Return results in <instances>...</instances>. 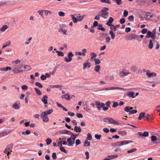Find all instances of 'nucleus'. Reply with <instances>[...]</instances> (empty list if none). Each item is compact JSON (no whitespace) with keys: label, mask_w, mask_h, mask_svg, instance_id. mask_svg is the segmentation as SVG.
<instances>
[{"label":"nucleus","mask_w":160,"mask_h":160,"mask_svg":"<svg viewBox=\"0 0 160 160\" xmlns=\"http://www.w3.org/2000/svg\"><path fill=\"white\" fill-rule=\"evenodd\" d=\"M87 139L90 140L92 139V137L90 133H88L87 135Z\"/></svg>","instance_id":"obj_51"},{"label":"nucleus","mask_w":160,"mask_h":160,"mask_svg":"<svg viewBox=\"0 0 160 160\" xmlns=\"http://www.w3.org/2000/svg\"><path fill=\"white\" fill-rule=\"evenodd\" d=\"M138 134L139 135L140 137L141 136L146 137L148 136L149 135L148 133L147 132H144L143 133H142L141 132H139Z\"/></svg>","instance_id":"obj_9"},{"label":"nucleus","mask_w":160,"mask_h":160,"mask_svg":"<svg viewBox=\"0 0 160 160\" xmlns=\"http://www.w3.org/2000/svg\"><path fill=\"white\" fill-rule=\"evenodd\" d=\"M125 20L124 18H122L120 19V22L121 24H123L125 22Z\"/></svg>","instance_id":"obj_60"},{"label":"nucleus","mask_w":160,"mask_h":160,"mask_svg":"<svg viewBox=\"0 0 160 160\" xmlns=\"http://www.w3.org/2000/svg\"><path fill=\"white\" fill-rule=\"evenodd\" d=\"M132 141H123L120 142H118L115 144V145H117L118 146H121L127 144L129 143H132Z\"/></svg>","instance_id":"obj_4"},{"label":"nucleus","mask_w":160,"mask_h":160,"mask_svg":"<svg viewBox=\"0 0 160 160\" xmlns=\"http://www.w3.org/2000/svg\"><path fill=\"white\" fill-rule=\"evenodd\" d=\"M108 123L110 124H114L115 125H119V123L112 118H109Z\"/></svg>","instance_id":"obj_7"},{"label":"nucleus","mask_w":160,"mask_h":160,"mask_svg":"<svg viewBox=\"0 0 160 160\" xmlns=\"http://www.w3.org/2000/svg\"><path fill=\"white\" fill-rule=\"evenodd\" d=\"M100 68V66L99 65H96L94 68V70L97 72H99Z\"/></svg>","instance_id":"obj_32"},{"label":"nucleus","mask_w":160,"mask_h":160,"mask_svg":"<svg viewBox=\"0 0 160 160\" xmlns=\"http://www.w3.org/2000/svg\"><path fill=\"white\" fill-rule=\"evenodd\" d=\"M43 12H44V10H38V13L42 16V18H43Z\"/></svg>","instance_id":"obj_43"},{"label":"nucleus","mask_w":160,"mask_h":160,"mask_svg":"<svg viewBox=\"0 0 160 160\" xmlns=\"http://www.w3.org/2000/svg\"><path fill=\"white\" fill-rule=\"evenodd\" d=\"M60 150L61 151L64 152H65L66 153H67V152L66 150H65V148L64 147H60Z\"/></svg>","instance_id":"obj_54"},{"label":"nucleus","mask_w":160,"mask_h":160,"mask_svg":"<svg viewBox=\"0 0 160 160\" xmlns=\"http://www.w3.org/2000/svg\"><path fill=\"white\" fill-rule=\"evenodd\" d=\"M61 98L62 99H65L67 100H70V96L68 93H67L62 96Z\"/></svg>","instance_id":"obj_12"},{"label":"nucleus","mask_w":160,"mask_h":160,"mask_svg":"<svg viewBox=\"0 0 160 160\" xmlns=\"http://www.w3.org/2000/svg\"><path fill=\"white\" fill-rule=\"evenodd\" d=\"M52 158L53 159L55 160L57 158L56 154L55 152H53L52 154Z\"/></svg>","instance_id":"obj_53"},{"label":"nucleus","mask_w":160,"mask_h":160,"mask_svg":"<svg viewBox=\"0 0 160 160\" xmlns=\"http://www.w3.org/2000/svg\"><path fill=\"white\" fill-rule=\"evenodd\" d=\"M73 56V54L72 53V52H69L68 53V57L69 58H72Z\"/></svg>","instance_id":"obj_59"},{"label":"nucleus","mask_w":160,"mask_h":160,"mask_svg":"<svg viewBox=\"0 0 160 160\" xmlns=\"http://www.w3.org/2000/svg\"><path fill=\"white\" fill-rule=\"evenodd\" d=\"M67 140L68 143V146H72L74 143L75 140H74V138H72V137L68 138Z\"/></svg>","instance_id":"obj_6"},{"label":"nucleus","mask_w":160,"mask_h":160,"mask_svg":"<svg viewBox=\"0 0 160 160\" xmlns=\"http://www.w3.org/2000/svg\"><path fill=\"white\" fill-rule=\"evenodd\" d=\"M30 133H31V132L29 130H26L25 132H22V134H23V135H26V134L29 135V134H30Z\"/></svg>","instance_id":"obj_35"},{"label":"nucleus","mask_w":160,"mask_h":160,"mask_svg":"<svg viewBox=\"0 0 160 160\" xmlns=\"http://www.w3.org/2000/svg\"><path fill=\"white\" fill-rule=\"evenodd\" d=\"M20 103L19 102H16L12 105V107L15 109H18L19 108Z\"/></svg>","instance_id":"obj_11"},{"label":"nucleus","mask_w":160,"mask_h":160,"mask_svg":"<svg viewBox=\"0 0 160 160\" xmlns=\"http://www.w3.org/2000/svg\"><path fill=\"white\" fill-rule=\"evenodd\" d=\"M90 142L85 141L83 145L84 147H88L90 145Z\"/></svg>","instance_id":"obj_41"},{"label":"nucleus","mask_w":160,"mask_h":160,"mask_svg":"<svg viewBox=\"0 0 160 160\" xmlns=\"http://www.w3.org/2000/svg\"><path fill=\"white\" fill-rule=\"evenodd\" d=\"M94 61L95 62V64H98L100 63V61L98 58H95Z\"/></svg>","instance_id":"obj_36"},{"label":"nucleus","mask_w":160,"mask_h":160,"mask_svg":"<svg viewBox=\"0 0 160 160\" xmlns=\"http://www.w3.org/2000/svg\"><path fill=\"white\" fill-rule=\"evenodd\" d=\"M34 89L36 91V93L38 95L40 96L42 95V92L37 88H34Z\"/></svg>","instance_id":"obj_23"},{"label":"nucleus","mask_w":160,"mask_h":160,"mask_svg":"<svg viewBox=\"0 0 160 160\" xmlns=\"http://www.w3.org/2000/svg\"><path fill=\"white\" fill-rule=\"evenodd\" d=\"M53 112V110L52 109H49L47 111H45L43 112H46V114L47 115H49L51 113Z\"/></svg>","instance_id":"obj_29"},{"label":"nucleus","mask_w":160,"mask_h":160,"mask_svg":"<svg viewBox=\"0 0 160 160\" xmlns=\"http://www.w3.org/2000/svg\"><path fill=\"white\" fill-rule=\"evenodd\" d=\"M137 149L136 148H134L132 149H131L130 150H129L127 151V152L128 153H131L133 152H134L136 151L137 150Z\"/></svg>","instance_id":"obj_46"},{"label":"nucleus","mask_w":160,"mask_h":160,"mask_svg":"<svg viewBox=\"0 0 160 160\" xmlns=\"http://www.w3.org/2000/svg\"><path fill=\"white\" fill-rule=\"evenodd\" d=\"M24 68L26 69V71H29L31 69V68L29 65H26L24 67Z\"/></svg>","instance_id":"obj_38"},{"label":"nucleus","mask_w":160,"mask_h":160,"mask_svg":"<svg viewBox=\"0 0 160 160\" xmlns=\"http://www.w3.org/2000/svg\"><path fill=\"white\" fill-rule=\"evenodd\" d=\"M95 137L97 139L100 140L101 137V136L100 135L95 134Z\"/></svg>","instance_id":"obj_55"},{"label":"nucleus","mask_w":160,"mask_h":160,"mask_svg":"<svg viewBox=\"0 0 160 160\" xmlns=\"http://www.w3.org/2000/svg\"><path fill=\"white\" fill-rule=\"evenodd\" d=\"M153 44L152 42V41L151 40H150L149 41L148 46L149 48H150V49H152L153 47Z\"/></svg>","instance_id":"obj_39"},{"label":"nucleus","mask_w":160,"mask_h":160,"mask_svg":"<svg viewBox=\"0 0 160 160\" xmlns=\"http://www.w3.org/2000/svg\"><path fill=\"white\" fill-rule=\"evenodd\" d=\"M101 103L99 101H96L95 102L96 106L99 110H100L101 109Z\"/></svg>","instance_id":"obj_16"},{"label":"nucleus","mask_w":160,"mask_h":160,"mask_svg":"<svg viewBox=\"0 0 160 160\" xmlns=\"http://www.w3.org/2000/svg\"><path fill=\"white\" fill-rule=\"evenodd\" d=\"M118 105V103L117 102H113V104L112 106L113 108L116 107Z\"/></svg>","instance_id":"obj_52"},{"label":"nucleus","mask_w":160,"mask_h":160,"mask_svg":"<svg viewBox=\"0 0 160 160\" xmlns=\"http://www.w3.org/2000/svg\"><path fill=\"white\" fill-rule=\"evenodd\" d=\"M74 129V131L76 132H80L82 131L81 129L80 128V127H78L75 126Z\"/></svg>","instance_id":"obj_20"},{"label":"nucleus","mask_w":160,"mask_h":160,"mask_svg":"<svg viewBox=\"0 0 160 160\" xmlns=\"http://www.w3.org/2000/svg\"><path fill=\"white\" fill-rule=\"evenodd\" d=\"M98 25V22L97 21H95L94 22L93 27H95Z\"/></svg>","instance_id":"obj_64"},{"label":"nucleus","mask_w":160,"mask_h":160,"mask_svg":"<svg viewBox=\"0 0 160 160\" xmlns=\"http://www.w3.org/2000/svg\"><path fill=\"white\" fill-rule=\"evenodd\" d=\"M72 58H67L66 57H65V61L67 62H70L72 61Z\"/></svg>","instance_id":"obj_37"},{"label":"nucleus","mask_w":160,"mask_h":160,"mask_svg":"<svg viewBox=\"0 0 160 160\" xmlns=\"http://www.w3.org/2000/svg\"><path fill=\"white\" fill-rule=\"evenodd\" d=\"M108 10V9L107 8H104L102 9L101 11L99 12L101 16L104 18H106L108 17L109 13L107 12Z\"/></svg>","instance_id":"obj_2"},{"label":"nucleus","mask_w":160,"mask_h":160,"mask_svg":"<svg viewBox=\"0 0 160 160\" xmlns=\"http://www.w3.org/2000/svg\"><path fill=\"white\" fill-rule=\"evenodd\" d=\"M11 44V42L10 41H7L6 42V44L3 45L2 46V49L4 48H6V47L9 46V45H10Z\"/></svg>","instance_id":"obj_21"},{"label":"nucleus","mask_w":160,"mask_h":160,"mask_svg":"<svg viewBox=\"0 0 160 160\" xmlns=\"http://www.w3.org/2000/svg\"><path fill=\"white\" fill-rule=\"evenodd\" d=\"M131 38L130 40L134 39L136 38H138V36L134 34H132L131 35Z\"/></svg>","instance_id":"obj_30"},{"label":"nucleus","mask_w":160,"mask_h":160,"mask_svg":"<svg viewBox=\"0 0 160 160\" xmlns=\"http://www.w3.org/2000/svg\"><path fill=\"white\" fill-rule=\"evenodd\" d=\"M118 157V155L117 154H115L114 155H108V157L110 159H113L114 158H116Z\"/></svg>","instance_id":"obj_27"},{"label":"nucleus","mask_w":160,"mask_h":160,"mask_svg":"<svg viewBox=\"0 0 160 160\" xmlns=\"http://www.w3.org/2000/svg\"><path fill=\"white\" fill-rule=\"evenodd\" d=\"M98 27L97 29L99 30H100L102 31H104L105 30V28L102 27V24H99L98 25Z\"/></svg>","instance_id":"obj_25"},{"label":"nucleus","mask_w":160,"mask_h":160,"mask_svg":"<svg viewBox=\"0 0 160 160\" xmlns=\"http://www.w3.org/2000/svg\"><path fill=\"white\" fill-rule=\"evenodd\" d=\"M122 89L119 88V87H111L109 88H106L103 89V90H111L113 89Z\"/></svg>","instance_id":"obj_14"},{"label":"nucleus","mask_w":160,"mask_h":160,"mask_svg":"<svg viewBox=\"0 0 160 160\" xmlns=\"http://www.w3.org/2000/svg\"><path fill=\"white\" fill-rule=\"evenodd\" d=\"M145 113L144 112H142L139 114V116L138 117V119L139 120H140L142 119V118L144 117V115H145Z\"/></svg>","instance_id":"obj_26"},{"label":"nucleus","mask_w":160,"mask_h":160,"mask_svg":"<svg viewBox=\"0 0 160 160\" xmlns=\"http://www.w3.org/2000/svg\"><path fill=\"white\" fill-rule=\"evenodd\" d=\"M146 75L148 76V77L149 78H151L152 76H156V74L154 72L151 73H147Z\"/></svg>","instance_id":"obj_24"},{"label":"nucleus","mask_w":160,"mask_h":160,"mask_svg":"<svg viewBox=\"0 0 160 160\" xmlns=\"http://www.w3.org/2000/svg\"><path fill=\"white\" fill-rule=\"evenodd\" d=\"M71 16L74 23H77L78 21H81L83 19L80 14H75L74 15H71Z\"/></svg>","instance_id":"obj_1"},{"label":"nucleus","mask_w":160,"mask_h":160,"mask_svg":"<svg viewBox=\"0 0 160 160\" xmlns=\"http://www.w3.org/2000/svg\"><path fill=\"white\" fill-rule=\"evenodd\" d=\"M46 143L47 145L50 144L52 142V140L51 139L48 138L46 140Z\"/></svg>","instance_id":"obj_40"},{"label":"nucleus","mask_w":160,"mask_h":160,"mask_svg":"<svg viewBox=\"0 0 160 160\" xmlns=\"http://www.w3.org/2000/svg\"><path fill=\"white\" fill-rule=\"evenodd\" d=\"M90 55L91 56V59H92L94 57H95L97 56L96 54L95 53L93 52L91 53Z\"/></svg>","instance_id":"obj_47"},{"label":"nucleus","mask_w":160,"mask_h":160,"mask_svg":"<svg viewBox=\"0 0 160 160\" xmlns=\"http://www.w3.org/2000/svg\"><path fill=\"white\" fill-rule=\"evenodd\" d=\"M57 105L58 107H60L62 109L65 111H68V109H66V108H64L63 106H62L61 104L58 103V102L57 103Z\"/></svg>","instance_id":"obj_22"},{"label":"nucleus","mask_w":160,"mask_h":160,"mask_svg":"<svg viewBox=\"0 0 160 160\" xmlns=\"http://www.w3.org/2000/svg\"><path fill=\"white\" fill-rule=\"evenodd\" d=\"M100 2L102 3H105L108 4H110L111 3L109 0H101Z\"/></svg>","instance_id":"obj_44"},{"label":"nucleus","mask_w":160,"mask_h":160,"mask_svg":"<svg viewBox=\"0 0 160 160\" xmlns=\"http://www.w3.org/2000/svg\"><path fill=\"white\" fill-rule=\"evenodd\" d=\"M8 26L7 25H4L0 28V31L1 32H4L8 28Z\"/></svg>","instance_id":"obj_18"},{"label":"nucleus","mask_w":160,"mask_h":160,"mask_svg":"<svg viewBox=\"0 0 160 160\" xmlns=\"http://www.w3.org/2000/svg\"><path fill=\"white\" fill-rule=\"evenodd\" d=\"M151 139L152 142L154 144H158L159 142L160 143V141L159 142H157L156 141L157 140V137L155 136H151Z\"/></svg>","instance_id":"obj_8"},{"label":"nucleus","mask_w":160,"mask_h":160,"mask_svg":"<svg viewBox=\"0 0 160 160\" xmlns=\"http://www.w3.org/2000/svg\"><path fill=\"white\" fill-rule=\"evenodd\" d=\"M109 33L111 36L112 39H114L115 37V34L113 32L112 30H110L109 31Z\"/></svg>","instance_id":"obj_31"},{"label":"nucleus","mask_w":160,"mask_h":160,"mask_svg":"<svg viewBox=\"0 0 160 160\" xmlns=\"http://www.w3.org/2000/svg\"><path fill=\"white\" fill-rule=\"evenodd\" d=\"M56 52L58 53V55L59 56H61L62 57L64 56V53L62 52H59L58 51H56Z\"/></svg>","instance_id":"obj_48"},{"label":"nucleus","mask_w":160,"mask_h":160,"mask_svg":"<svg viewBox=\"0 0 160 160\" xmlns=\"http://www.w3.org/2000/svg\"><path fill=\"white\" fill-rule=\"evenodd\" d=\"M150 117V115L148 114H147L146 115H145V116L144 115V117L145 118L144 119L148 121L149 119V118Z\"/></svg>","instance_id":"obj_45"},{"label":"nucleus","mask_w":160,"mask_h":160,"mask_svg":"<svg viewBox=\"0 0 160 160\" xmlns=\"http://www.w3.org/2000/svg\"><path fill=\"white\" fill-rule=\"evenodd\" d=\"M35 84L36 86L38 87H40V88L42 87V85L40 82H37L35 83Z\"/></svg>","instance_id":"obj_50"},{"label":"nucleus","mask_w":160,"mask_h":160,"mask_svg":"<svg viewBox=\"0 0 160 160\" xmlns=\"http://www.w3.org/2000/svg\"><path fill=\"white\" fill-rule=\"evenodd\" d=\"M111 38L110 37H107L105 39L106 42L108 43H109L110 42Z\"/></svg>","instance_id":"obj_57"},{"label":"nucleus","mask_w":160,"mask_h":160,"mask_svg":"<svg viewBox=\"0 0 160 160\" xmlns=\"http://www.w3.org/2000/svg\"><path fill=\"white\" fill-rule=\"evenodd\" d=\"M101 16L99 12L98 14L95 17L94 19L95 20H99L100 19V17Z\"/></svg>","instance_id":"obj_34"},{"label":"nucleus","mask_w":160,"mask_h":160,"mask_svg":"<svg viewBox=\"0 0 160 160\" xmlns=\"http://www.w3.org/2000/svg\"><path fill=\"white\" fill-rule=\"evenodd\" d=\"M147 35L146 36V37L147 38H149L150 37H151L153 39V37H154V35L152 33L151 31H148L147 32Z\"/></svg>","instance_id":"obj_10"},{"label":"nucleus","mask_w":160,"mask_h":160,"mask_svg":"<svg viewBox=\"0 0 160 160\" xmlns=\"http://www.w3.org/2000/svg\"><path fill=\"white\" fill-rule=\"evenodd\" d=\"M46 112H42L41 113V116L42 118V121L44 122H48L49 120V118L47 115Z\"/></svg>","instance_id":"obj_5"},{"label":"nucleus","mask_w":160,"mask_h":160,"mask_svg":"<svg viewBox=\"0 0 160 160\" xmlns=\"http://www.w3.org/2000/svg\"><path fill=\"white\" fill-rule=\"evenodd\" d=\"M134 92H129L127 93V96L129 97H131L132 98H134Z\"/></svg>","instance_id":"obj_17"},{"label":"nucleus","mask_w":160,"mask_h":160,"mask_svg":"<svg viewBox=\"0 0 160 160\" xmlns=\"http://www.w3.org/2000/svg\"><path fill=\"white\" fill-rule=\"evenodd\" d=\"M44 12L46 15L47 16L48 14H51L52 13V11L48 10H44Z\"/></svg>","instance_id":"obj_42"},{"label":"nucleus","mask_w":160,"mask_h":160,"mask_svg":"<svg viewBox=\"0 0 160 160\" xmlns=\"http://www.w3.org/2000/svg\"><path fill=\"white\" fill-rule=\"evenodd\" d=\"M90 67V63L88 62H85L83 64V69H84L86 68H89Z\"/></svg>","instance_id":"obj_19"},{"label":"nucleus","mask_w":160,"mask_h":160,"mask_svg":"<svg viewBox=\"0 0 160 160\" xmlns=\"http://www.w3.org/2000/svg\"><path fill=\"white\" fill-rule=\"evenodd\" d=\"M76 116L77 117L79 118H82L83 117V116L82 114L80 113H78L76 114Z\"/></svg>","instance_id":"obj_62"},{"label":"nucleus","mask_w":160,"mask_h":160,"mask_svg":"<svg viewBox=\"0 0 160 160\" xmlns=\"http://www.w3.org/2000/svg\"><path fill=\"white\" fill-rule=\"evenodd\" d=\"M58 14L61 17H63L65 16L64 12L62 11L59 12Z\"/></svg>","instance_id":"obj_49"},{"label":"nucleus","mask_w":160,"mask_h":160,"mask_svg":"<svg viewBox=\"0 0 160 160\" xmlns=\"http://www.w3.org/2000/svg\"><path fill=\"white\" fill-rule=\"evenodd\" d=\"M48 98L47 96L44 95L43 96L42 99V101L45 104H47L48 103L47 99Z\"/></svg>","instance_id":"obj_13"},{"label":"nucleus","mask_w":160,"mask_h":160,"mask_svg":"<svg viewBox=\"0 0 160 160\" xmlns=\"http://www.w3.org/2000/svg\"><path fill=\"white\" fill-rule=\"evenodd\" d=\"M130 73L128 72H125L123 71L120 72L119 73V75L121 77H124L127 76Z\"/></svg>","instance_id":"obj_15"},{"label":"nucleus","mask_w":160,"mask_h":160,"mask_svg":"<svg viewBox=\"0 0 160 160\" xmlns=\"http://www.w3.org/2000/svg\"><path fill=\"white\" fill-rule=\"evenodd\" d=\"M148 30L146 28L143 29L141 31V32L142 34H145L147 32Z\"/></svg>","instance_id":"obj_56"},{"label":"nucleus","mask_w":160,"mask_h":160,"mask_svg":"<svg viewBox=\"0 0 160 160\" xmlns=\"http://www.w3.org/2000/svg\"><path fill=\"white\" fill-rule=\"evenodd\" d=\"M116 3L118 5H121L122 4V0H115Z\"/></svg>","instance_id":"obj_58"},{"label":"nucleus","mask_w":160,"mask_h":160,"mask_svg":"<svg viewBox=\"0 0 160 160\" xmlns=\"http://www.w3.org/2000/svg\"><path fill=\"white\" fill-rule=\"evenodd\" d=\"M28 87L26 85H24L22 86V88L24 90H26L28 89Z\"/></svg>","instance_id":"obj_61"},{"label":"nucleus","mask_w":160,"mask_h":160,"mask_svg":"<svg viewBox=\"0 0 160 160\" xmlns=\"http://www.w3.org/2000/svg\"><path fill=\"white\" fill-rule=\"evenodd\" d=\"M128 19L130 21H132L134 19V17L132 15H131L130 16H129L128 17Z\"/></svg>","instance_id":"obj_63"},{"label":"nucleus","mask_w":160,"mask_h":160,"mask_svg":"<svg viewBox=\"0 0 160 160\" xmlns=\"http://www.w3.org/2000/svg\"><path fill=\"white\" fill-rule=\"evenodd\" d=\"M131 69L132 71L135 72L137 70V68L135 66H132Z\"/></svg>","instance_id":"obj_33"},{"label":"nucleus","mask_w":160,"mask_h":160,"mask_svg":"<svg viewBox=\"0 0 160 160\" xmlns=\"http://www.w3.org/2000/svg\"><path fill=\"white\" fill-rule=\"evenodd\" d=\"M13 147V144H10L9 145H8L7 146L6 148L7 149H8L9 151L10 150V152H12V151L11 150L12 149Z\"/></svg>","instance_id":"obj_28"},{"label":"nucleus","mask_w":160,"mask_h":160,"mask_svg":"<svg viewBox=\"0 0 160 160\" xmlns=\"http://www.w3.org/2000/svg\"><path fill=\"white\" fill-rule=\"evenodd\" d=\"M23 67V65L22 64L18 66H16L13 69L12 71L15 73L22 72L23 71L22 70Z\"/></svg>","instance_id":"obj_3"}]
</instances>
